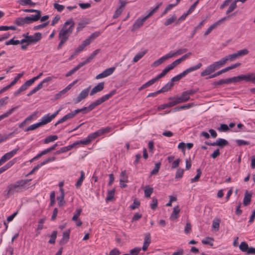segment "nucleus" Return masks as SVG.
Here are the masks:
<instances>
[{"instance_id": "1a4fd4ad", "label": "nucleus", "mask_w": 255, "mask_h": 255, "mask_svg": "<svg viewBox=\"0 0 255 255\" xmlns=\"http://www.w3.org/2000/svg\"><path fill=\"white\" fill-rule=\"evenodd\" d=\"M239 78L242 80H245L247 82H251L255 84V74L253 73H249L246 75H239Z\"/></svg>"}, {"instance_id": "39448f33", "label": "nucleus", "mask_w": 255, "mask_h": 255, "mask_svg": "<svg viewBox=\"0 0 255 255\" xmlns=\"http://www.w3.org/2000/svg\"><path fill=\"white\" fill-rule=\"evenodd\" d=\"M116 90H113L111 92H110V93L102 96L101 98L96 100L94 102L91 103L90 105V106L92 110H93L97 106L101 105L104 102L109 100L111 97H112L113 96H114L116 94Z\"/></svg>"}, {"instance_id": "5701e85b", "label": "nucleus", "mask_w": 255, "mask_h": 255, "mask_svg": "<svg viewBox=\"0 0 255 255\" xmlns=\"http://www.w3.org/2000/svg\"><path fill=\"white\" fill-rule=\"evenodd\" d=\"M70 236V231L64 232L63 233V237L62 239L60 241V244L61 245H63L66 244L69 239Z\"/></svg>"}, {"instance_id": "f3484780", "label": "nucleus", "mask_w": 255, "mask_h": 255, "mask_svg": "<svg viewBox=\"0 0 255 255\" xmlns=\"http://www.w3.org/2000/svg\"><path fill=\"white\" fill-rule=\"evenodd\" d=\"M145 20H146V19H144V17H143L142 18L137 19L135 21V22L134 23V24L133 25L132 31L136 30V29L139 28V27H140L143 24V23L145 22Z\"/></svg>"}, {"instance_id": "2f4dec72", "label": "nucleus", "mask_w": 255, "mask_h": 255, "mask_svg": "<svg viewBox=\"0 0 255 255\" xmlns=\"http://www.w3.org/2000/svg\"><path fill=\"white\" fill-rule=\"evenodd\" d=\"M84 178L85 173L83 171H81L80 172V177L75 184V186L77 188H79L81 186Z\"/></svg>"}, {"instance_id": "7ed1b4c3", "label": "nucleus", "mask_w": 255, "mask_h": 255, "mask_svg": "<svg viewBox=\"0 0 255 255\" xmlns=\"http://www.w3.org/2000/svg\"><path fill=\"white\" fill-rule=\"evenodd\" d=\"M202 66V64L201 63H199L197 65H196L194 66H192L189 68H187L185 71H184L183 72H182L180 74L177 75V76L173 77L171 79L170 82H172V83H173L174 82L179 81L181 78H182L183 77L185 76L187 74H188V73H189L192 71H194L195 70L199 69V68H200Z\"/></svg>"}, {"instance_id": "49530a36", "label": "nucleus", "mask_w": 255, "mask_h": 255, "mask_svg": "<svg viewBox=\"0 0 255 255\" xmlns=\"http://www.w3.org/2000/svg\"><path fill=\"white\" fill-rule=\"evenodd\" d=\"M160 166H161L160 162H157V163H155V167H154V169L150 172V175H155V174H157V173L158 172L159 169L160 167Z\"/></svg>"}, {"instance_id": "a211bd4d", "label": "nucleus", "mask_w": 255, "mask_h": 255, "mask_svg": "<svg viewBox=\"0 0 255 255\" xmlns=\"http://www.w3.org/2000/svg\"><path fill=\"white\" fill-rule=\"evenodd\" d=\"M252 194L246 191L245 193V196L243 200V204L245 206L249 205L251 201Z\"/></svg>"}, {"instance_id": "20e7f679", "label": "nucleus", "mask_w": 255, "mask_h": 255, "mask_svg": "<svg viewBox=\"0 0 255 255\" xmlns=\"http://www.w3.org/2000/svg\"><path fill=\"white\" fill-rule=\"evenodd\" d=\"M222 67V65L221 63H220V61L215 62L208 66L205 70L201 72L200 75L201 77L209 75Z\"/></svg>"}, {"instance_id": "cd10ccee", "label": "nucleus", "mask_w": 255, "mask_h": 255, "mask_svg": "<svg viewBox=\"0 0 255 255\" xmlns=\"http://www.w3.org/2000/svg\"><path fill=\"white\" fill-rule=\"evenodd\" d=\"M18 108V106L14 107L11 109L9 110L4 114L0 115V121L5 118L8 117L10 116L15 110H16Z\"/></svg>"}, {"instance_id": "f704fd0d", "label": "nucleus", "mask_w": 255, "mask_h": 255, "mask_svg": "<svg viewBox=\"0 0 255 255\" xmlns=\"http://www.w3.org/2000/svg\"><path fill=\"white\" fill-rule=\"evenodd\" d=\"M155 82V80L153 79H151L150 80L148 81L143 85H142L141 87H140L138 88V91H140L152 85Z\"/></svg>"}, {"instance_id": "13d9d810", "label": "nucleus", "mask_w": 255, "mask_h": 255, "mask_svg": "<svg viewBox=\"0 0 255 255\" xmlns=\"http://www.w3.org/2000/svg\"><path fill=\"white\" fill-rule=\"evenodd\" d=\"M41 127L40 124H39V123H37L36 124H34L33 125H32L30 126H29L25 130V131H30V130H34L36 128H38Z\"/></svg>"}, {"instance_id": "680f3d73", "label": "nucleus", "mask_w": 255, "mask_h": 255, "mask_svg": "<svg viewBox=\"0 0 255 255\" xmlns=\"http://www.w3.org/2000/svg\"><path fill=\"white\" fill-rule=\"evenodd\" d=\"M141 249L138 247L134 248V249L130 250L129 254L128 255H137L139 252L140 251Z\"/></svg>"}, {"instance_id": "774afa93", "label": "nucleus", "mask_w": 255, "mask_h": 255, "mask_svg": "<svg viewBox=\"0 0 255 255\" xmlns=\"http://www.w3.org/2000/svg\"><path fill=\"white\" fill-rule=\"evenodd\" d=\"M115 67H111L108 69H106L104 71L106 76L107 77L110 75H111L115 71Z\"/></svg>"}, {"instance_id": "dca6fc26", "label": "nucleus", "mask_w": 255, "mask_h": 255, "mask_svg": "<svg viewBox=\"0 0 255 255\" xmlns=\"http://www.w3.org/2000/svg\"><path fill=\"white\" fill-rule=\"evenodd\" d=\"M170 55H169V54L167 53L166 54V55H165L164 56H162V57L160 58L159 59H158V60L155 61L152 65V66H153V67H157L159 65L161 64L162 63L164 62V61L169 58H170Z\"/></svg>"}, {"instance_id": "9d476101", "label": "nucleus", "mask_w": 255, "mask_h": 255, "mask_svg": "<svg viewBox=\"0 0 255 255\" xmlns=\"http://www.w3.org/2000/svg\"><path fill=\"white\" fill-rule=\"evenodd\" d=\"M230 16H225L221 19L219 20L214 24H212L209 26V27L207 29V30L205 31V32L204 34V36H206L208 35L210 32L212 31L213 29L215 28L221 22L224 21L225 20H226L227 18H229Z\"/></svg>"}, {"instance_id": "4c0bfd02", "label": "nucleus", "mask_w": 255, "mask_h": 255, "mask_svg": "<svg viewBox=\"0 0 255 255\" xmlns=\"http://www.w3.org/2000/svg\"><path fill=\"white\" fill-rule=\"evenodd\" d=\"M115 189H113L111 190L108 191L107 197L106 198V201H112L114 197Z\"/></svg>"}, {"instance_id": "69168bd1", "label": "nucleus", "mask_w": 255, "mask_h": 255, "mask_svg": "<svg viewBox=\"0 0 255 255\" xmlns=\"http://www.w3.org/2000/svg\"><path fill=\"white\" fill-rule=\"evenodd\" d=\"M19 44V40H14L13 38L10 39L9 40L6 41L5 43V44L6 45H17Z\"/></svg>"}, {"instance_id": "6ab92c4d", "label": "nucleus", "mask_w": 255, "mask_h": 255, "mask_svg": "<svg viewBox=\"0 0 255 255\" xmlns=\"http://www.w3.org/2000/svg\"><path fill=\"white\" fill-rule=\"evenodd\" d=\"M100 52V49H96L85 60L81 62L83 65L89 63Z\"/></svg>"}, {"instance_id": "f03ea898", "label": "nucleus", "mask_w": 255, "mask_h": 255, "mask_svg": "<svg viewBox=\"0 0 255 255\" xmlns=\"http://www.w3.org/2000/svg\"><path fill=\"white\" fill-rule=\"evenodd\" d=\"M74 25L75 22L72 18L68 19L64 23L59 33H60L61 35H65L69 36L73 30Z\"/></svg>"}, {"instance_id": "a19ab883", "label": "nucleus", "mask_w": 255, "mask_h": 255, "mask_svg": "<svg viewBox=\"0 0 255 255\" xmlns=\"http://www.w3.org/2000/svg\"><path fill=\"white\" fill-rule=\"evenodd\" d=\"M144 195L147 198H149L153 192V189L151 187H146L144 190Z\"/></svg>"}, {"instance_id": "5fc2aeb1", "label": "nucleus", "mask_w": 255, "mask_h": 255, "mask_svg": "<svg viewBox=\"0 0 255 255\" xmlns=\"http://www.w3.org/2000/svg\"><path fill=\"white\" fill-rule=\"evenodd\" d=\"M82 212V209H77L75 211L74 216H73L72 218V220L74 221H78V218L80 215L81 213Z\"/></svg>"}, {"instance_id": "423d86ee", "label": "nucleus", "mask_w": 255, "mask_h": 255, "mask_svg": "<svg viewBox=\"0 0 255 255\" xmlns=\"http://www.w3.org/2000/svg\"><path fill=\"white\" fill-rule=\"evenodd\" d=\"M60 110L61 109H59L52 115L50 116H49V115H47L46 116H45L43 117H42L41 121L39 122V124H40V126L45 125L50 122L58 115Z\"/></svg>"}, {"instance_id": "7c9ffc66", "label": "nucleus", "mask_w": 255, "mask_h": 255, "mask_svg": "<svg viewBox=\"0 0 255 255\" xmlns=\"http://www.w3.org/2000/svg\"><path fill=\"white\" fill-rule=\"evenodd\" d=\"M92 110L91 108L90 107V105L88 107H84L82 109H77L75 110V113L77 114L79 113L80 112H82L83 114H87L90 111H91Z\"/></svg>"}, {"instance_id": "f8f14e48", "label": "nucleus", "mask_w": 255, "mask_h": 255, "mask_svg": "<svg viewBox=\"0 0 255 255\" xmlns=\"http://www.w3.org/2000/svg\"><path fill=\"white\" fill-rule=\"evenodd\" d=\"M151 243V237L149 233H146L144 235V243L142 247V250L143 251L147 250L149 244Z\"/></svg>"}, {"instance_id": "9b49d317", "label": "nucleus", "mask_w": 255, "mask_h": 255, "mask_svg": "<svg viewBox=\"0 0 255 255\" xmlns=\"http://www.w3.org/2000/svg\"><path fill=\"white\" fill-rule=\"evenodd\" d=\"M238 56L236 53H233L232 54L229 55L224 58L221 59L219 61L220 63H221L222 66H224L226 63L228 61H232L234 59L238 58Z\"/></svg>"}, {"instance_id": "393cba45", "label": "nucleus", "mask_w": 255, "mask_h": 255, "mask_svg": "<svg viewBox=\"0 0 255 255\" xmlns=\"http://www.w3.org/2000/svg\"><path fill=\"white\" fill-rule=\"evenodd\" d=\"M147 52V50L145 49L144 51L139 52L137 54L135 55V56L133 57L132 60L133 63L137 62L139 59H140Z\"/></svg>"}, {"instance_id": "4d7b16f0", "label": "nucleus", "mask_w": 255, "mask_h": 255, "mask_svg": "<svg viewBox=\"0 0 255 255\" xmlns=\"http://www.w3.org/2000/svg\"><path fill=\"white\" fill-rule=\"evenodd\" d=\"M224 84H228L227 79H221L219 80L218 81L214 82L212 83V85L216 87L217 86L223 85Z\"/></svg>"}, {"instance_id": "c03bdc74", "label": "nucleus", "mask_w": 255, "mask_h": 255, "mask_svg": "<svg viewBox=\"0 0 255 255\" xmlns=\"http://www.w3.org/2000/svg\"><path fill=\"white\" fill-rule=\"evenodd\" d=\"M90 142H91L90 139L89 138V137L88 136L86 138L83 139L82 140L77 141L74 142V143H76V145L79 144H83L87 145V144H88L89 143H90Z\"/></svg>"}, {"instance_id": "0eeeda50", "label": "nucleus", "mask_w": 255, "mask_h": 255, "mask_svg": "<svg viewBox=\"0 0 255 255\" xmlns=\"http://www.w3.org/2000/svg\"><path fill=\"white\" fill-rule=\"evenodd\" d=\"M90 87H88L87 89H84L82 90L80 94L78 95V97L74 100V104H76L80 103L82 100L86 99L89 94V90Z\"/></svg>"}, {"instance_id": "72a5a7b5", "label": "nucleus", "mask_w": 255, "mask_h": 255, "mask_svg": "<svg viewBox=\"0 0 255 255\" xmlns=\"http://www.w3.org/2000/svg\"><path fill=\"white\" fill-rule=\"evenodd\" d=\"M187 51V49L182 48V49H179L177 50L175 52H173L172 53H169L168 54H169V55L170 56V58H172L175 55H180L184 52H186Z\"/></svg>"}, {"instance_id": "6e6d98bb", "label": "nucleus", "mask_w": 255, "mask_h": 255, "mask_svg": "<svg viewBox=\"0 0 255 255\" xmlns=\"http://www.w3.org/2000/svg\"><path fill=\"white\" fill-rule=\"evenodd\" d=\"M197 175L193 178H192L191 179V183H193V182L197 181L199 180V178L200 177L201 175L202 174V172H201V170L200 169H197Z\"/></svg>"}, {"instance_id": "bb28decb", "label": "nucleus", "mask_w": 255, "mask_h": 255, "mask_svg": "<svg viewBox=\"0 0 255 255\" xmlns=\"http://www.w3.org/2000/svg\"><path fill=\"white\" fill-rule=\"evenodd\" d=\"M88 43V41H86L85 40H84L83 43L80 45L77 49H75L74 55H77L81 51H82L86 46L89 45Z\"/></svg>"}, {"instance_id": "c756f323", "label": "nucleus", "mask_w": 255, "mask_h": 255, "mask_svg": "<svg viewBox=\"0 0 255 255\" xmlns=\"http://www.w3.org/2000/svg\"><path fill=\"white\" fill-rule=\"evenodd\" d=\"M173 85L174 84L172 83V82H169L159 91L160 93L168 91L173 86Z\"/></svg>"}, {"instance_id": "2eb2a0df", "label": "nucleus", "mask_w": 255, "mask_h": 255, "mask_svg": "<svg viewBox=\"0 0 255 255\" xmlns=\"http://www.w3.org/2000/svg\"><path fill=\"white\" fill-rule=\"evenodd\" d=\"M104 83L100 82L97 86H95L91 91L90 93V95H93L96 93L101 92L104 89Z\"/></svg>"}, {"instance_id": "a18cd8bd", "label": "nucleus", "mask_w": 255, "mask_h": 255, "mask_svg": "<svg viewBox=\"0 0 255 255\" xmlns=\"http://www.w3.org/2000/svg\"><path fill=\"white\" fill-rule=\"evenodd\" d=\"M42 88V86L41 85V83H39V84L36 87H35L33 90H32L27 94V96H31L32 95L36 93L37 91L41 89Z\"/></svg>"}, {"instance_id": "4be33fe9", "label": "nucleus", "mask_w": 255, "mask_h": 255, "mask_svg": "<svg viewBox=\"0 0 255 255\" xmlns=\"http://www.w3.org/2000/svg\"><path fill=\"white\" fill-rule=\"evenodd\" d=\"M89 22H90V20L89 19H86L82 20L80 21L78 23V26L77 27V28H76L77 32H78L80 31H81Z\"/></svg>"}, {"instance_id": "09e8293b", "label": "nucleus", "mask_w": 255, "mask_h": 255, "mask_svg": "<svg viewBox=\"0 0 255 255\" xmlns=\"http://www.w3.org/2000/svg\"><path fill=\"white\" fill-rule=\"evenodd\" d=\"M19 3L22 5H30L33 6L35 5V3L32 2L31 0H21Z\"/></svg>"}, {"instance_id": "f257e3e1", "label": "nucleus", "mask_w": 255, "mask_h": 255, "mask_svg": "<svg viewBox=\"0 0 255 255\" xmlns=\"http://www.w3.org/2000/svg\"><path fill=\"white\" fill-rule=\"evenodd\" d=\"M28 182V179H21L8 184L6 189L3 192L4 196L8 198L16 193H20L25 190L27 189L25 185Z\"/></svg>"}, {"instance_id": "412c9836", "label": "nucleus", "mask_w": 255, "mask_h": 255, "mask_svg": "<svg viewBox=\"0 0 255 255\" xmlns=\"http://www.w3.org/2000/svg\"><path fill=\"white\" fill-rule=\"evenodd\" d=\"M35 13H36V14L31 15L30 16H27V17H28V19H29L30 24L32 23L34 21H37L38 20H39L40 19V18L41 17V11L39 10V11L36 12Z\"/></svg>"}, {"instance_id": "58836bf2", "label": "nucleus", "mask_w": 255, "mask_h": 255, "mask_svg": "<svg viewBox=\"0 0 255 255\" xmlns=\"http://www.w3.org/2000/svg\"><path fill=\"white\" fill-rule=\"evenodd\" d=\"M220 220L219 219H215L213 220L212 227L216 231H218L220 227Z\"/></svg>"}, {"instance_id": "37998d69", "label": "nucleus", "mask_w": 255, "mask_h": 255, "mask_svg": "<svg viewBox=\"0 0 255 255\" xmlns=\"http://www.w3.org/2000/svg\"><path fill=\"white\" fill-rule=\"evenodd\" d=\"M180 209L178 206H175L173 208V211L171 214V217L174 218L175 219H177L178 218V214L180 212Z\"/></svg>"}, {"instance_id": "bf43d9fd", "label": "nucleus", "mask_w": 255, "mask_h": 255, "mask_svg": "<svg viewBox=\"0 0 255 255\" xmlns=\"http://www.w3.org/2000/svg\"><path fill=\"white\" fill-rule=\"evenodd\" d=\"M238 57L246 55L249 53V51L247 49L240 50L236 52Z\"/></svg>"}, {"instance_id": "de8ad7c7", "label": "nucleus", "mask_w": 255, "mask_h": 255, "mask_svg": "<svg viewBox=\"0 0 255 255\" xmlns=\"http://www.w3.org/2000/svg\"><path fill=\"white\" fill-rule=\"evenodd\" d=\"M205 19L202 20L201 22H200L199 23V24L194 28V29L193 30V31H192V33L191 34V35L190 36L191 38H192L194 34L196 33V32L197 31V30L201 28V27L202 26V25H203L204 23L205 22Z\"/></svg>"}, {"instance_id": "4468645a", "label": "nucleus", "mask_w": 255, "mask_h": 255, "mask_svg": "<svg viewBox=\"0 0 255 255\" xmlns=\"http://www.w3.org/2000/svg\"><path fill=\"white\" fill-rule=\"evenodd\" d=\"M19 150V147L15 148L10 152H8L3 155L1 158L2 160L5 162L9 159H10L12 157H13Z\"/></svg>"}, {"instance_id": "0e129e2a", "label": "nucleus", "mask_w": 255, "mask_h": 255, "mask_svg": "<svg viewBox=\"0 0 255 255\" xmlns=\"http://www.w3.org/2000/svg\"><path fill=\"white\" fill-rule=\"evenodd\" d=\"M121 178L120 179V180H123L124 181H125L126 182H128V175H127L126 174V170H124V171H122L121 173Z\"/></svg>"}, {"instance_id": "6e6552de", "label": "nucleus", "mask_w": 255, "mask_h": 255, "mask_svg": "<svg viewBox=\"0 0 255 255\" xmlns=\"http://www.w3.org/2000/svg\"><path fill=\"white\" fill-rule=\"evenodd\" d=\"M26 38H27L28 40L27 45L35 44L41 39L42 35L40 32H36L33 35H30L29 37H27Z\"/></svg>"}, {"instance_id": "c9c22d12", "label": "nucleus", "mask_w": 255, "mask_h": 255, "mask_svg": "<svg viewBox=\"0 0 255 255\" xmlns=\"http://www.w3.org/2000/svg\"><path fill=\"white\" fill-rule=\"evenodd\" d=\"M174 106V103L172 101V102H169L167 104H163V105H161L159 106L157 108V109H158V110L160 111V110H164L166 108L173 107Z\"/></svg>"}, {"instance_id": "a878e982", "label": "nucleus", "mask_w": 255, "mask_h": 255, "mask_svg": "<svg viewBox=\"0 0 255 255\" xmlns=\"http://www.w3.org/2000/svg\"><path fill=\"white\" fill-rule=\"evenodd\" d=\"M101 33L99 31H95L92 33V34L89 36L87 39H85V41H88L89 45L97 37H98Z\"/></svg>"}, {"instance_id": "79ce46f5", "label": "nucleus", "mask_w": 255, "mask_h": 255, "mask_svg": "<svg viewBox=\"0 0 255 255\" xmlns=\"http://www.w3.org/2000/svg\"><path fill=\"white\" fill-rule=\"evenodd\" d=\"M214 240L212 238L207 237L205 239L202 241V243L204 245H209L211 246H213V242Z\"/></svg>"}, {"instance_id": "ddd939ff", "label": "nucleus", "mask_w": 255, "mask_h": 255, "mask_svg": "<svg viewBox=\"0 0 255 255\" xmlns=\"http://www.w3.org/2000/svg\"><path fill=\"white\" fill-rule=\"evenodd\" d=\"M15 23L18 26H23L30 24L28 17H18L15 20Z\"/></svg>"}, {"instance_id": "603ef678", "label": "nucleus", "mask_w": 255, "mask_h": 255, "mask_svg": "<svg viewBox=\"0 0 255 255\" xmlns=\"http://www.w3.org/2000/svg\"><path fill=\"white\" fill-rule=\"evenodd\" d=\"M57 237V231H54L51 235L50 236V239L49 240L48 243L51 244H53L55 242V240Z\"/></svg>"}, {"instance_id": "c85d7f7f", "label": "nucleus", "mask_w": 255, "mask_h": 255, "mask_svg": "<svg viewBox=\"0 0 255 255\" xmlns=\"http://www.w3.org/2000/svg\"><path fill=\"white\" fill-rule=\"evenodd\" d=\"M169 100L173 101L174 106L181 103L185 102L184 99L182 98L181 96L177 98L171 97L169 98Z\"/></svg>"}, {"instance_id": "e2e57ef3", "label": "nucleus", "mask_w": 255, "mask_h": 255, "mask_svg": "<svg viewBox=\"0 0 255 255\" xmlns=\"http://www.w3.org/2000/svg\"><path fill=\"white\" fill-rule=\"evenodd\" d=\"M53 6L58 12H61L65 8L64 5L59 4L57 3H54Z\"/></svg>"}, {"instance_id": "ea45409f", "label": "nucleus", "mask_w": 255, "mask_h": 255, "mask_svg": "<svg viewBox=\"0 0 255 255\" xmlns=\"http://www.w3.org/2000/svg\"><path fill=\"white\" fill-rule=\"evenodd\" d=\"M58 138V136L56 135H50L45 138L44 140V143H48L50 142L53 141Z\"/></svg>"}, {"instance_id": "aec40b11", "label": "nucleus", "mask_w": 255, "mask_h": 255, "mask_svg": "<svg viewBox=\"0 0 255 255\" xmlns=\"http://www.w3.org/2000/svg\"><path fill=\"white\" fill-rule=\"evenodd\" d=\"M213 146H219L220 147H223L228 144V142L225 139L218 138L216 142L212 143Z\"/></svg>"}, {"instance_id": "864d4df0", "label": "nucleus", "mask_w": 255, "mask_h": 255, "mask_svg": "<svg viewBox=\"0 0 255 255\" xmlns=\"http://www.w3.org/2000/svg\"><path fill=\"white\" fill-rule=\"evenodd\" d=\"M237 7V2L235 1H234L230 5L229 7L228 8V10L226 11V14H228L230 13V12L233 11Z\"/></svg>"}, {"instance_id": "8fccbe9b", "label": "nucleus", "mask_w": 255, "mask_h": 255, "mask_svg": "<svg viewBox=\"0 0 255 255\" xmlns=\"http://www.w3.org/2000/svg\"><path fill=\"white\" fill-rule=\"evenodd\" d=\"M75 146H76V143H73V144L69 145L67 146H65L61 148L60 151L62 152V153L67 152L69 150H70Z\"/></svg>"}, {"instance_id": "e433bc0d", "label": "nucleus", "mask_w": 255, "mask_h": 255, "mask_svg": "<svg viewBox=\"0 0 255 255\" xmlns=\"http://www.w3.org/2000/svg\"><path fill=\"white\" fill-rule=\"evenodd\" d=\"M176 20V16L175 14H174L170 18L167 19L164 24L165 26H168L175 22Z\"/></svg>"}, {"instance_id": "3c124183", "label": "nucleus", "mask_w": 255, "mask_h": 255, "mask_svg": "<svg viewBox=\"0 0 255 255\" xmlns=\"http://www.w3.org/2000/svg\"><path fill=\"white\" fill-rule=\"evenodd\" d=\"M239 248L242 252H247L249 248V246L246 242H243L241 243Z\"/></svg>"}, {"instance_id": "052dcab7", "label": "nucleus", "mask_w": 255, "mask_h": 255, "mask_svg": "<svg viewBox=\"0 0 255 255\" xmlns=\"http://www.w3.org/2000/svg\"><path fill=\"white\" fill-rule=\"evenodd\" d=\"M101 136L98 130L96 131V132H94L93 133H92L88 135L89 138L90 139V141H91L93 139H95L97 137Z\"/></svg>"}, {"instance_id": "b1692460", "label": "nucleus", "mask_w": 255, "mask_h": 255, "mask_svg": "<svg viewBox=\"0 0 255 255\" xmlns=\"http://www.w3.org/2000/svg\"><path fill=\"white\" fill-rule=\"evenodd\" d=\"M64 190H61V195L60 196H58L57 198V200L58 202V205L60 207L63 206L65 203V201L64 200Z\"/></svg>"}, {"instance_id": "473e14b6", "label": "nucleus", "mask_w": 255, "mask_h": 255, "mask_svg": "<svg viewBox=\"0 0 255 255\" xmlns=\"http://www.w3.org/2000/svg\"><path fill=\"white\" fill-rule=\"evenodd\" d=\"M82 66H83V64L81 63V62L79 63L78 65L73 68L72 70L69 71L66 74V77H69L74 74L76 71L78 70L80 68H81Z\"/></svg>"}, {"instance_id": "338daca9", "label": "nucleus", "mask_w": 255, "mask_h": 255, "mask_svg": "<svg viewBox=\"0 0 255 255\" xmlns=\"http://www.w3.org/2000/svg\"><path fill=\"white\" fill-rule=\"evenodd\" d=\"M167 73L168 72L164 69L160 74H159L156 77L153 78V79L155 80V82H156L158 79L164 77Z\"/></svg>"}]
</instances>
